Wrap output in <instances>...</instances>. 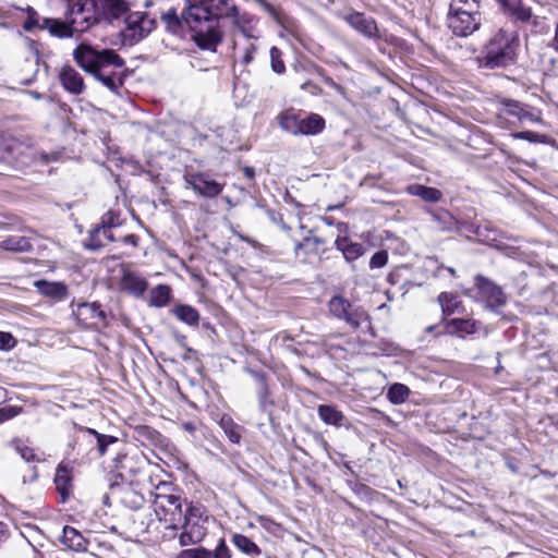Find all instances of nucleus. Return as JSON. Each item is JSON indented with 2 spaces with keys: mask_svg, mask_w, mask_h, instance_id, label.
Masks as SVG:
<instances>
[{
  "mask_svg": "<svg viewBox=\"0 0 558 558\" xmlns=\"http://www.w3.org/2000/svg\"><path fill=\"white\" fill-rule=\"evenodd\" d=\"M256 521L263 529L272 534L277 533L281 527L279 523L266 515H256Z\"/></svg>",
  "mask_w": 558,
  "mask_h": 558,
  "instance_id": "obj_48",
  "label": "nucleus"
},
{
  "mask_svg": "<svg viewBox=\"0 0 558 558\" xmlns=\"http://www.w3.org/2000/svg\"><path fill=\"white\" fill-rule=\"evenodd\" d=\"M408 192L411 195L418 196L423 201L429 203H437L440 201L442 194L438 189L425 186L422 184H412L408 187Z\"/></svg>",
  "mask_w": 558,
  "mask_h": 558,
  "instance_id": "obj_27",
  "label": "nucleus"
},
{
  "mask_svg": "<svg viewBox=\"0 0 558 558\" xmlns=\"http://www.w3.org/2000/svg\"><path fill=\"white\" fill-rule=\"evenodd\" d=\"M277 121L282 131L294 136L300 135L301 118L293 109L280 112L277 117Z\"/></svg>",
  "mask_w": 558,
  "mask_h": 558,
  "instance_id": "obj_22",
  "label": "nucleus"
},
{
  "mask_svg": "<svg viewBox=\"0 0 558 558\" xmlns=\"http://www.w3.org/2000/svg\"><path fill=\"white\" fill-rule=\"evenodd\" d=\"M325 120L317 113H310L300 122V135H317L325 129Z\"/></svg>",
  "mask_w": 558,
  "mask_h": 558,
  "instance_id": "obj_24",
  "label": "nucleus"
},
{
  "mask_svg": "<svg viewBox=\"0 0 558 558\" xmlns=\"http://www.w3.org/2000/svg\"><path fill=\"white\" fill-rule=\"evenodd\" d=\"M182 519V533L179 536L181 546L197 544L203 541L206 535V526L208 518L204 517V507L201 505H189Z\"/></svg>",
  "mask_w": 558,
  "mask_h": 558,
  "instance_id": "obj_6",
  "label": "nucleus"
},
{
  "mask_svg": "<svg viewBox=\"0 0 558 558\" xmlns=\"http://www.w3.org/2000/svg\"><path fill=\"white\" fill-rule=\"evenodd\" d=\"M343 21L355 32L368 39H379L380 34L376 21L363 12L352 11L343 15Z\"/></svg>",
  "mask_w": 558,
  "mask_h": 558,
  "instance_id": "obj_13",
  "label": "nucleus"
},
{
  "mask_svg": "<svg viewBox=\"0 0 558 558\" xmlns=\"http://www.w3.org/2000/svg\"><path fill=\"white\" fill-rule=\"evenodd\" d=\"M25 12L27 13V17L23 23V28L26 32H32L35 28L41 29L43 19L39 16L37 11L32 7H27Z\"/></svg>",
  "mask_w": 558,
  "mask_h": 558,
  "instance_id": "obj_41",
  "label": "nucleus"
},
{
  "mask_svg": "<svg viewBox=\"0 0 558 558\" xmlns=\"http://www.w3.org/2000/svg\"><path fill=\"white\" fill-rule=\"evenodd\" d=\"M554 41H557V43H558V24H557V28H556V34H555Z\"/></svg>",
  "mask_w": 558,
  "mask_h": 558,
  "instance_id": "obj_64",
  "label": "nucleus"
},
{
  "mask_svg": "<svg viewBox=\"0 0 558 558\" xmlns=\"http://www.w3.org/2000/svg\"><path fill=\"white\" fill-rule=\"evenodd\" d=\"M89 12L85 13V22L89 27L101 21L112 22L122 17L129 10L125 0H84Z\"/></svg>",
  "mask_w": 558,
  "mask_h": 558,
  "instance_id": "obj_7",
  "label": "nucleus"
},
{
  "mask_svg": "<svg viewBox=\"0 0 558 558\" xmlns=\"http://www.w3.org/2000/svg\"><path fill=\"white\" fill-rule=\"evenodd\" d=\"M476 325L477 323L472 319L453 318L451 320L446 322L445 332L448 335H454L463 338L468 335H473L474 332H476Z\"/></svg>",
  "mask_w": 558,
  "mask_h": 558,
  "instance_id": "obj_19",
  "label": "nucleus"
},
{
  "mask_svg": "<svg viewBox=\"0 0 558 558\" xmlns=\"http://www.w3.org/2000/svg\"><path fill=\"white\" fill-rule=\"evenodd\" d=\"M15 145H17V143H15V142H14V144H13V145L8 146V147L5 148V149L8 150V153L13 154V151H14V146H15Z\"/></svg>",
  "mask_w": 558,
  "mask_h": 558,
  "instance_id": "obj_62",
  "label": "nucleus"
},
{
  "mask_svg": "<svg viewBox=\"0 0 558 558\" xmlns=\"http://www.w3.org/2000/svg\"><path fill=\"white\" fill-rule=\"evenodd\" d=\"M350 301L341 295L332 296L328 302L329 313L337 319L344 315V310L349 308Z\"/></svg>",
  "mask_w": 558,
  "mask_h": 558,
  "instance_id": "obj_37",
  "label": "nucleus"
},
{
  "mask_svg": "<svg viewBox=\"0 0 558 558\" xmlns=\"http://www.w3.org/2000/svg\"><path fill=\"white\" fill-rule=\"evenodd\" d=\"M339 319L345 322L353 329H357L363 323L369 320V316L362 306L350 302L349 308L344 310V315H341Z\"/></svg>",
  "mask_w": 558,
  "mask_h": 558,
  "instance_id": "obj_21",
  "label": "nucleus"
},
{
  "mask_svg": "<svg viewBox=\"0 0 558 558\" xmlns=\"http://www.w3.org/2000/svg\"><path fill=\"white\" fill-rule=\"evenodd\" d=\"M270 66L276 74H283L286 72V65L282 60V52L277 47L270 48Z\"/></svg>",
  "mask_w": 558,
  "mask_h": 558,
  "instance_id": "obj_42",
  "label": "nucleus"
},
{
  "mask_svg": "<svg viewBox=\"0 0 558 558\" xmlns=\"http://www.w3.org/2000/svg\"><path fill=\"white\" fill-rule=\"evenodd\" d=\"M155 28V20L150 19L148 15L141 13V26L140 32L131 35L133 40H141L150 34V32Z\"/></svg>",
  "mask_w": 558,
  "mask_h": 558,
  "instance_id": "obj_39",
  "label": "nucleus"
},
{
  "mask_svg": "<svg viewBox=\"0 0 558 558\" xmlns=\"http://www.w3.org/2000/svg\"><path fill=\"white\" fill-rule=\"evenodd\" d=\"M0 247L9 252L26 253L32 251L33 244L31 242V239L27 236L11 235L1 241Z\"/></svg>",
  "mask_w": 558,
  "mask_h": 558,
  "instance_id": "obj_25",
  "label": "nucleus"
},
{
  "mask_svg": "<svg viewBox=\"0 0 558 558\" xmlns=\"http://www.w3.org/2000/svg\"><path fill=\"white\" fill-rule=\"evenodd\" d=\"M145 434L154 441L159 440L161 437L157 430L150 429L148 427L145 428Z\"/></svg>",
  "mask_w": 558,
  "mask_h": 558,
  "instance_id": "obj_57",
  "label": "nucleus"
},
{
  "mask_svg": "<svg viewBox=\"0 0 558 558\" xmlns=\"http://www.w3.org/2000/svg\"><path fill=\"white\" fill-rule=\"evenodd\" d=\"M388 262V253L386 251L376 252L369 260V268L376 269L384 267Z\"/></svg>",
  "mask_w": 558,
  "mask_h": 558,
  "instance_id": "obj_50",
  "label": "nucleus"
},
{
  "mask_svg": "<svg viewBox=\"0 0 558 558\" xmlns=\"http://www.w3.org/2000/svg\"><path fill=\"white\" fill-rule=\"evenodd\" d=\"M17 413H19V411L15 408L3 409L1 411V414L3 415L4 418L13 417Z\"/></svg>",
  "mask_w": 558,
  "mask_h": 558,
  "instance_id": "obj_58",
  "label": "nucleus"
},
{
  "mask_svg": "<svg viewBox=\"0 0 558 558\" xmlns=\"http://www.w3.org/2000/svg\"><path fill=\"white\" fill-rule=\"evenodd\" d=\"M219 424L231 442L239 444L241 441L242 427L234 423L230 416L223 415Z\"/></svg>",
  "mask_w": 558,
  "mask_h": 558,
  "instance_id": "obj_31",
  "label": "nucleus"
},
{
  "mask_svg": "<svg viewBox=\"0 0 558 558\" xmlns=\"http://www.w3.org/2000/svg\"><path fill=\"white\" fill-rule=\"evenodd\" d=\"M336 227L339 234L335 241V246L338 251L342 252L345 260L353 262L359 257L363 256L365 253V247L363 246V244L357 242H351L348 240L345 235H341L348 232V225L344 222H338Z\"/></svg>",
  "mask_w": 558,
  "mask_h": 558,
  "instance_id": "obj_15",
  "label": "nucleus"
},
{
  "mask_svg": "<svg viewBox=\"0 0 558 558\" xmlns=\"http://www.w3.org/2000/svg\"><path fill=\"white\" fill-rule=\"evenodd\" d=\"M102 238L106 239L109 242L114 241V236L111 232V229H107V232H100V240L102 241Z\"/></svg>",
  "mask_w": 558,
  "mask_h": 558,
  "instance_id": "obj_59",
  "label": "nucleus"
},
{
  "mask_svg": "<svg viewBox=\"0 0 558 558\" xmlns=\"http://www.w3.org/2000/svg\"><path fill=\"white\" fill-rule=\"evenodd\" d=\"M410 393V388L407 385L396 383L389 387L387 399L392 404H402L408 400Z\"/></svg>",
  "mask_w": 558,
  "mask_h": 558,
  "instance_id": "obj_33",
  "label": "nucleus"
},
{
  "mask_svg": "<svg viewBox=\"0 0 558 558\" xmlns=\"http://www.w3.org/2000/svg\"><path fill=\"white\" fill-rule=\"evenodd\" d=\"M72 314L81 327L85 329L100 330L108 326L106 312L96 302L72 303Z\"/></svg>",
  "mask_w": 558,
  "mask_h": 558,
  "instance_id": "obj_9",
  "label": "nucleus"
},
{
  "mask_svg": "<svg viewBox=\"0 0 558 558\" xmlns=\"http://www.w3.org/2000/svg\"><path fill=\"white\" fill-rule=\"evenodd\" d=\"M434 228L439 231H451L456 229L457 220L456 218L445 209H438V210H428Z\"/></svg>",
  "mask_w": 558,
  "mask_h": 558,
  "instance_id": "obj_26",
  "label": "nucleus"
},
{
  "mask_svg": "<svg viewBox=\"0 0 558 558\" xmlns=\"http://www.w3.org/2000/svg\"><path fill=\"white\" fill-rule=\"evenodd\" d=\"M243 172H244L245 177H246V178H248V179H253V178H254V175H255V171H254V169H253V168H251V167H245V168L243 169Z\"/></svg>",
  "mask_w": 558,
  "mask_h": 558,
  "instance_id": "obj_61",
  "label": "nucleus"
},
{
  "mask_svg": "<svg viewBox=\"0 0 558 558\" xmlns=\"http://www.w3.org/2000/svg\"><path fill=\"white\" fill-rule=\"evenodd\" d=\"M511 136L518 140H524L530 143H543L546 144L549 141V137L545 134H539L532 131H523V132H517L512 133Z\"/></svg>",
  "mask_w": 558,
  "mask_h": 558,
  "instance_id": "obj_44",
  "label": "nucleus"
},
{
  "mask_svg": "<svg viewBox=\"0 0 558 558\" xmlns=\"http://www.w3.org/2000/svg\"><path fill=\"white\" fill-rule=\"evenodd\" d=\"M37 155L43 162L47 163L49 161L57 160L59 154L58 153H52V154L38 153Z\"/></svg>",
  "mask_w": 558,
  "mask_h": 558,
  "instance_id": "obj_56",
  "label": "nucleus"
},
{
  "mask_svg": "<svg viewBox=\"0 0 558 558\" xmlns=\"http://www.w3.org/2000/svg\"><path fill=\"white\" fill-rule=\"evenodd\" d=\"M438 302L441 306L444 316H449L458 311L461 304L459 298L454 293L442 292L438 295Z\"/></svg>",
  "mask_w": 558,
  "mask_h": 558,
  "instance_id": "obj_34",
  "label": "nucleus"
},
{
  "mask_svg": "<svg viewBox=\"0 0 558 558\" xmlns=\"http://www.w3.org/2000/svg\"><path fill=\"white\" fill-rule=\"evenodd\" d=\"M121 287L124 291L135 298H141L147 290V280L138 274L122 267Z\"/></svg>",
  "mask_w": 558,
  "mask_h": 558,
  "instance_id": "obj_16",
  "label": "nucleus"
},
{
  "mask_svg": "<svg viewBox=\"0 0 558 558\" xmlns=\"http://www.w3.org/2000/svg\"><path fill=\"white\" fill-rule=\"evenodd\" d=\"M255 378L259 381V390H258V402H259V409L263 412L268 411L269 405H272L274 402L268 399L269 397V389L266 384V378L264 374L256 373Z\"/></svg>",
  "mask_w": 558,
  "mask_h": 558,
  "instance_id": "obj_36",
  "label": "nucleus"
},
{
  "mask_svg": "<svg viewBox=\"0 0 558 558\" xmlns=\"http://www.w3.org/2000/svg\"><path fill=\"white\" fill-rule=\"evenodd\" d=\"M256 51H257L256 46L254 44H250L244 49V52H243V56H242V63L243 64H250L253 61Z\"/></svg>",
  "mask_w": 558,
  "mask_h": 558,
  "instance_id": "obj_53",
  "label": "nucleus"
},
{
  "mask_svg": "<svg viewBox=\"0 0 558 558\" xmlns=\"http://www.w3.org/2000/svg\"><path fill=\"white\" fill-rule=\"evenodd\" d=\"M447 270L450 272L451 276H456V269L452 267H448Z\"/></svg>",
  "mask_w": 558,
  "mask_h": 558,
  "instance_id": "obj_63",
  "label": "nucleus"
},
{
  "mask_svg": "<svg viewBox=\"0 0 558 558\" xmlns=\"http://www.w3.org/2000/svg\"><path fill=\"white\" fill-rule=\"evenodd\" d=\"M120 226V214L114 210H108L100 219V223L89 231L88 238L85 240V247L92 251H97L104 246L100 240V232H107V229H112Z\"/></svg>",
  "mask_w": 558,
  "mask_h": 558,
  "instance_id": "obj_14",
  "label": "nucleus"
},
{
  "mask_svg": "<svg viewBox=\"0 0 558 558\" xmlns=\"http://www.w3.org/2000/svg\"><path fill=\"white\" fill-rule=\"evenodd\" d=\"M324 244V241L316 236L304 238L302 242L295 246L296 254L299 251H304L305 254L316 253L318 247Z\"/></svg>",
  "mask_w": 558,
  "mask_h": 558,
  "instance_id": "obj_40",
  "label": "nucleus"
},
{
  "mask_svg": "<svg viewBox=\"0 0 558 558\" xmlns=\"http://www.w3.org/2000/svg\"><path fill=\"white\" fill-rule=\"evenodd\" d=\"M126 22V36L131 37L132 34L140 32L141 26V13L135 12L128 15Z\"/></svg>",
  "mask_w": 558,
  "mask_h": 558,
  "instance_id": "obj_47",
  "label": "nucleus"
},
{
  "mask_svg": "<svg viewBox=\"0 0 558 558\" xmlns=\"http://www.w3.org/2000/svg\"><path fill=\"white\" fill-rule=\"evenodd\" d=\"M177 490L170 482L160 481L150 490L153 500H162L163 498H171L175 495Z\"/></svg>",
  "mask_w": 558,
  "mask_h": 558,
  "instance_id": "obj_35",
  "label": "nucleus"
},
{
  "mask_svg": "<svg viewBox=\"0 0 558 558\" xmlns=\"http://www.w3.org/2000/svg\"><path fill=\"white\" fill-rule=\"evenodd\" d=\"M505 11L513 19L527 22L532 17L534 0H498Z\"/></svg>",
  "mask_w": 558,
  "mask_h": 558,
  "instance_id": "obj_18",
  "label": "nucleus"
},
{
  "mask_svg": "<svg viewBox=\"0 0 558 558\" xmlns=\"http://www.w3.org/2000/svg\"><path fill=\"white\" fill-rule=\"evenodd\" d=\"M523 114L524 116L520 117V120H529V121L535 122V123L543 122L539 112L538 113L531 112V111L526 110V108L524 107Z\"/></svg>",
  "mask_w": 558,
  "mask_h": 558,
  "instance_id": "obj_54",
  "label": "nucleus"
},
{
  "mask_svg": "<svg viewBox=\"0 0 558 558\" xmlns=\"http://www.w3.org/2000/svg\"><path fill=\"white\" fill-rule=\"evenodd\" d=\"M231 19L235 25L241 17L233 0H187V5L179 16L174 9L161 14L167 32L181 35L186 25L195 45L205 50L215 51L223 39L222 21Z\"/></svg>",
  "mask_w": 558,
  "mask_h": 558,
  "instance_id": "obj_1",
  "label": "nucleus"
},
{
  "mask_svg": "<svg viewBox=\"0 0 558 558\" xmlns=\"http://www.w3.org/2000/svg\"><path fill=\"white\" fill-rule=\"evenodd\" d=\"M59 78L64 89L71 94L80 95L85 90L83 76L70 65L61 69Z\"/></svg>",
  "mask_w": 558,
  "mask_h": 558,
  "instance_id": "obj_17",
  "label": "nucleus"
},
{
  "mask_svg": "<svg viewBox=\"0 0 558 558\" xmlns=\"http://www.w3.org/2000/svg\"><path fill=\"white\" fill-rule=\"evenodd\" d=\"M54 484L57 489L60 492L62 497H64L68 494V489L70 486V478L65 474V472L58 471L54 477Z\"/></svg>",
  "mask_w": 558,
  "mask_h": 558,
  "instance_id": "obj_49",
  "label": "nucleus"
},
{
  "mask_svg": "<svg viewBox=\"0 0 558 558\" xmlns=\"http://www.w3.org/2000/svg\"><path fill=\"white\" fill-rule=\"evenodd\" d=\"M37 287L39 291L50 298L62 300L66 296L68 289L61 282H48V281H38Z\"/></svg>",
  "mask_w": 558,
  "mask_h": 558,
  "instance_id": "obj_30",
  "label": "nucleus"
},
{
  "mask_svg": "<svg viewBox=\"0 0 558 558\" xmlns=\"http://www.w3.org/2000/svg\"><path fill=\"white\" fill-rule=\"evenodd\" d=\"M502 104L505 106V112L507 114L517 117L519 120H520L521 116H524L523 114L524 106L521 102L511 100V99H506V100H504Z\"/></svg>",
  "mask_w": 558,
  "mask_h": 558,
  "instance_id": "obj_46",
  "label": "nucleus"
},
{
  "mask_svg": "<svg viewBox=\"0 0 558 558\" xmlns=\"http://www.w3.org/2000/svg\"><path fill=\"white\" fill-rule=\"evenodd\" d=\"M213 558H231V551L228 548L226 541L220 538L215 550L211 551Z\"/></svg>",
  "mask_w": 558,
  "mask_h": 558,
  "instance_id": "obj_51",
  "label": "nucleus"
},
{
  "mask_svg": "<svg viewBox=\"0 0 558 558\" xmlns=\"http://www.w3.org/2000/svg\"><path fill=\"white\" fill-rule=\"evenodd\" d=\"M186 189H192L197 195L214 198L220 195L225 184L210 178L205 172H190L184 175Z\"/></svg>",
  "mask_w": 558,
  "mask_h": 558,
  "instance_id": "obj_11",
  "label": "nucleus"
},
{
  "mask_svg": "<svg viewBox=\"0 0 558 558\" xmlns=\"http://www.w3.org/2000/svg\"><path fill=\"white\" fill-rule=\"evenodd\" d=\"M171 296V290L166 284H159L151 289L149 305L155 307H163L166 306Z\"/></svg>",
  "mask_w": 558,
  "mask_h": 558,
  "instance_id": "obj_32",
  "label": "nucleus"
},
{
  "mask_svg": "<svg viewBox=\"0 0 558 558\" xmlns=\"http://www.w3.org/2000/svg\"><path fill=\"white\" fill-rule=\"evenodd\" d=\"M474 287L476 290L475 300L484 303L486 308L495 312L497 308L506 305L508 300L506 293L500 286L489 278L476 275L474 277Z\"/></svg>",
  "mask_w": 558,
  "mask_h": 558,
  "instance_id": "obj_8",
  "label": "nucleus"
},
{
  "mask_svg": "<svg viewBox=\"0 0 558 558\" xmlns=\"http://www.w3.org/2000/svg\"><path fill=\"white\" fill-rule=\"evenodd\" d=\"M61 543L75 551H85L88 545L85 537L76 529L69 525L63 527Z\"/></svg>",
  "mask_w": 558,
  "mask_h": 558,
  "instance_id": "obj_20",
  "label": "nucleus"
},
{
  "mask_svg": "<svg viewBox=\"0 0 558 558\" xmlns=\"http://www.w3.org/2000/svg\"><path fill=\"white\" fill-rule=\"evenodd\" d=\"M481 22V0L450 1L447 23L454 35L470 36L480 28Z\"/></svg>",
  "mask_w": 558,
  "mask_h": 558,
  "instance_id": "obj_4",
  "label": "nucleus"
},
{
  "mask_svg": "<svg viewBox=\"0 0 558 558\" xmlns=\"http://www.w3.org/2000/svg\"><path fill=\"white\" fill-rule=\"evenodd\" d=\"M153 508L159 521H163L170 527H175L183 517L181 496L175 494L171 498L153 500Z\"/></svg>",
  "mask_w": 558,
  "mask_h": 558,
  "instance_id": "obj_12",
  "label": "nucleus"
},
{
  "mask_svg": "<svg viewBox=\"0 0 558 558\" xmlns=\"http://www.w3.org/2000/svg\"><path fill=\"white\" fill-rule=\"evenodd\" d=\"M16 344V340L10 332L0 331V350L9 351Z\"/></svg>",
  "mask_w": 558,
  "mask_h": 558,
  "instance_id": "obj_52",
  "label": "nucleus"
},
{
  "mask_svg": "<svg viewBox=\"0 0 558 558\" xmlns=\"http://www.w3.org/2000/svg\"><path fill=\"white\" fill-rule=\"evenodd\" d=\"M519 37L514 29L500 27L482 50L480 63L486 69L506 68L515 61Z\"/></svg>",
  "mask_w": 558,
  "mask_h": 558,
  "instance_id": "obj_3",
  "label": "nucleus"
},
{
  "mask_svg": "<svg viewBox=\"0 0 558 558\" xmlns=\"http://www.w3.org/2000/svg\"><path fill=\"white\" fill-rule=\"evenodd\" d=\"M182 428L190 434H193L196 429L195 425L192 422H184L182 424Z\"/></svg>",
  "mask_w": 558,
  "mask_h": 558,
  "instance_id": "obj_60",
  "label": "nucleus"
},
{
  "mask_svg": "<svg viewBox=\"0 0 558 558\" xmlns=\"http://www.w3.org/2000/svg\"><path fill=\"white\" fill-rule=\"evenodd\" d=\"M174 316L187 324L189 326H197L199 322V314L196 308L191 305H178L172 310Z\"/></svg>",
  "mask_w": 558,
  "mask_h": 558,
  "instance_id": "obj_29",
  "label": "nucleus"
},
{
  "mask_svg": "<svg viewBox=\"0 0 558 558\" xmlns=\"http://www.w3.org/2000/svg\"><path fill=\"white\" fill-rule=\"evenodd\" d=\"M123 504L131 509H140L144 504V497L132 488H125L122 492Z\"/></svg>",
  "mask_w": 558,
  "mask_h": 558,
  "instance_id": "obj_38",
  "label": "nucleus"
},
{
  "mask_svg": "<svg viewBox=\"0 0 558 558\" xmlns=\"http://www.w3.org/2000/svg\"><path fill=\"white\" fill-rule=\"evenodd\" d=\"M231 543L238 550L248 557L256 558L262 555L259 546L246 535L233 533L231 536Z\"/></svg>",
  "mask_w": 558,
  "mask_h": 558,
  "instance_id": "obj_23",
  "label": "nucleus"
},
{
  "mask_svg": "<svg viewBox=\"0 0 558 558\" xmlns=\"http://www.w3.org/2000/svg\"><path fill=\"white\" fill-rule=\"evenodd\" d=\"M138 236L135 234H128L122 238V242L136 247L138 245Z\"/></svg>",
  "mask_w": 558,
  "mask_h": 558,
  "instance_id": "obj_55",
  "label": "nucleus"
},
{
  "mask_svg": "<svg viewBox=\"0 0 558 558\" xmlns=\"http://www.w3.org/2000/svg\"><path fill=\"white\" fill-rule=\"evenodd\" d=\"M75 428L76 432L74 434L73 444H70V446L73 449L77 446L78 451H82V445L86 442L87 445H95L98 456L102 457L106 454L109 445L118 442L117 437L100 434L94 428L76 426Z\"/></svg>",
  "mask_w": 558,
  "mask_h": 558,
  "instance_id": "obj_10",
  "label": "nucleus"
},
{
  "mask_svg": "<svg viewBox=\"0 0 558 558\" xmlns=\"http://www.w3.org/2000/svg\"><path fill=\"white\" fill-rule=\"evenodd\" d=\"M73 58L77 65L86 73L92 74L111 92L118 94L123 82L117 72L106 73V69H121L124 60L112 49L96 50L86 44L78 45L73 51Z\"/></svg>",
  "mask_w": 558,
  "mask_h": 558,
  "instance_id": "obj_2",
  "label": "nucleus"
},
{
  "mask_svg": "<svg viewBox=\"0 0 558 558\" xmlns=\"http://www.w3.org/2000/svg\"><path fill=\"white\" fill-rule=\"evenodd\" d=\"M88 3L82 1H68L65 19L63 22L59 19L43 17L41 29H47L51 36L58 38H70L74 33H83L89 28L85 22V13L89 12Z\"/></svg>",
  "mask_w": 558,
  "mask_h": 558,
  "instance_id": "obj_5",
  "label": "nucleus"
},
{
  "mask_svg": "<svg viewBox=\"0 0 558 558\" xmlns=\"http://www.w3.org/2000/svg\"><path fill=\"white\" fill-rule=\"evenodd\" d=\"M11 446L15 449L17 453L22 457L26 462H33L38 460L34 449L25 446L20 439H13L11 441Z\"/></svg>",
  "mask_w": 558,
  "mask_h": 558,
  "instance_id": "obj_43",
  "label": "nucleus"
},
{
  "mask_svg": "<svg viewBox=\"0 0 558 558\" xmlns=\"http://www.w3.org/2000/svg\"><path fill=\"white\" fill-rule=\"evenodd\" d=\"M318 415L324 423L335 426H341L344 420V415L341 411L327 404L318 407Z\"/></svg>",
  "mask_w": 558,
  "mask_h": 558,
  "instance_id": "obj_28",
  "label": "nucleus"
},
{
  "mask_svg": "<svg viewBox=\"0 0 558 558\" xmlns=\"http://www.w3.org/2000/svg\"><path fill=\"white\" fill-rule=\"evenodd\" d=\"M177 558H211V551L204 547L184 549Z\"/></svg>",
  "mask_w": 558,
  "mask_h": 558,
  "instance_id": "obj_45",
  "label": "nucleus"
}]
</instances>
